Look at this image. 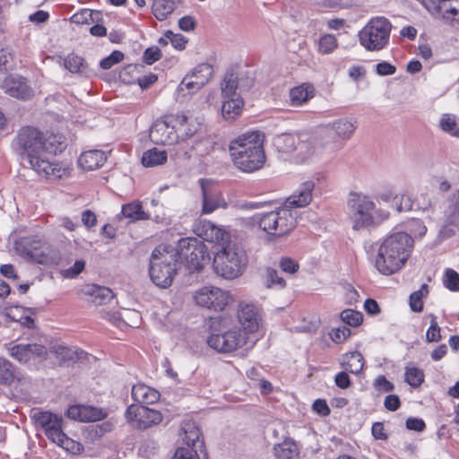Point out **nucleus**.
Here are the masks:
<instances>
[{
  "instance_id": "1",
  "label": "nucleus",
  "mask_w": 459,
  "mask_h": 459,
  "mask_svg": "<svg viewBox=\"0 0 459 459\" xmlns=\"http://www.w3.org/2000/svg\"><path fill=\"white\" fill-rule=\"evenodd\" d=\"M13 149L23 162L44 178H62L65 169L51 160V157L61 152L64 143L56 135L46 138L42 132L32 126L22 127L12 143Z\"/></svg>"
},
{
  "instance_id": "2",
  "label": "nucleus",
  "mask_w": 459,
  "mask_h": 459,
  "mask_svg": "<svg viewBox=\"0 0 459 459\" xmlns=\"http://www.w3.org/2000/svg\"><path fill=\"white\" fill-rule=\"evenodd\" d=\"M413 246V238L408 232L394 229L379 244L376 268L384 275L395 273L404 266Z\"/></svg>"
},
{
  "instance_id": "3",
  "label": "nucleus",
  "mask_w": 459,
  "mask_h": 459,
  "mask_svg": "<svg viewBox=\"0 0 459 459\" xmlns=\"http://www.w3.org/2000/svg\"><path fill=\"white\" fill-rule=\"evenodd\" d=\"M230 152L234 166L247 173L260 169L265 162L264 134L247 132L230 143Z\"/></svg>"
},
{
  "instance_id": "4",
  "label": "nucleus",
  "mask_w": 459,
  "mask_h": 459,
  "mask_svg": "<svg viewBox=\"0 0 459 459\" xmlns=\"http://www.w3.org/2000/svg\"><path fill=\"white\" fill-rule=\"evenodd\" d=\"M178 269V261L170 246H159L152 253L150 260V277L152 282L160 287L171 285Z\"/></svg>"
},
{
  "instance_id": "5",
  "label": "nucleus",
  "mask_w": 459,
  "mask_h": 459,
  "mask_svg": "<svg viewBox=\"0 0 459 459\" xmlns=\"http://www.w3.org/2000/svg\"><path fill=\"white\" fill-rule=\"evenodd\" d=\"M298 212L289 209L285 204L268 212H260L253 216V223L273 237L289 234L297 224Z\"/></svg>"
},
{
  "instance_id": "6",
  "label": "nucleus",
  "mask_w": 459,
  "mask_h": 459,
  "mask_svg": "<svg viewBox=\"0 0 459 459\" xmlns=\"http://www.w3.org/2000/svg\"><path fill=\"white\" fill-rule=\"evenodd\" d=\"M247 264V257L244 249L230 240L221 246L213 258L216 273L225 279H235L241 275Z\"/></svg>"
},
{
  "instance_id": "7",
  "label": "nucleus",
  "mask_w": 459,
  "mask_h": 459,
  "mask_svg": "<svg viewBox=\"0 0 459 459\" xmlns=\"http://www.w3.org/2000/svg\"><path fill=\"white\" fill-rule=\"evenodd\" d=\"M392 23L384 16L371 18L359 30V39L368 51H380L389 44Z\"/></svg>"
},
{
  "instance_id": "8",
  "label": "nucleus",
  "mask_w": 459,
  "mask_h": 459,
  "mask_svg": "<svg viewBox=\"0 0 459 459\" xmlns=\"http://www.w3.org/2000/svg\"><path fill=\"white\" fill-rule=\"evenodd\" d=\"M348 207L353 221V229L360 230L375 224V214H381V210H376L373 199L363 194L352 192L349 195Z\"/></svg>"
},
{
  "instance_id": "9",
  "label": "nucleus",
  "mask_w": 459,
  "mask_h": 459,
  "mask_svg": "<svg viewBox=\"0 0 459 459\" xmlns=\"http://www.w3.org/2000/svg\"><path fill=\"white\" fill-rule=\"evenodd\" d=\"M174 254L178 261V265L185 261L190 273L201 270L208 258L207 247L197 238H185L178 242Z\"/></svg>"
},
{
  "instance_id": "10",
  "label": "nucleus",
  "mask_w": 459,
  "mask_h": 459,
  "mask_svg": "<svg viewBox=\"0 0 459 459\" xmlns=\"http://www.w3.org/2000/svg\"><path fill=\"white\" fill-rule=\"evenodd\" d=\"M328 132L317 135L301 134L299 136L294 159L297 162H305L315 156H319L325 150L335 151L338 143L327 140Z\"/></svg>"
},
{
  "instance_id": "11",
  "label": "nucleus",
  "mask_w": 459,
  "mask_h": 459,
  "mask_svg": "<svg viewBox=\"0 0 459 459\" xmlns=\"http://www.w3.org/2000/svg\"><path fill=\"white\" fill-rule=\"evenodd\" d=\"M194 299L200 307L214 311H222L230 303V295L221 288L204 286L195 292Z\"/></svg>"
},
{
  "instance_id": "12",
  "label": "nucleus",
  "mask_w": 459,
  "mask_h": 459,
  "mask_svg": "<svg viewBox=\"0 0 459 459\" xmlns=\"http://www.w3.org/2000/svg\"><path fill=\"white\" fill-rule=\"evenodd\" d=\"M247 343V336L240 329L234 328L221 333H212L207 344L219 352H231Z\"/></svg>"
},
{
  "instance_id": "13",
  "label": "nucleus",
  "mask_w": 459,
  "mask_h": 459,
  "mask_svg": "<svg viewBox=\"0 0 459 459\" xmlns=\"http://www.w3.org/2000/svg\"><path fill=\"white\" fill-rule=\"evenodd\" d=\"M125 416L128 422H130L134 428L140 429H145L158 425L163 419L160 411L138 404H131L128 406Z\"/></svg>"
},
{
  "instance_id": "14",
  "label": "nucleus",
  "mask_w": 459,
  "mask_h": 459,
  "mask_svg": "<svg viewBox=\"0 0 459 459\" xmlns=\"http://www.w3.org/2000/svg\"><path fill=\"white\" fill-rule=\"evenodd\" d=\"M358 127V121L354 117H341L333 120L327 124L325 129L321 133L328 132L329 137L327 138L330 142H336L338 150L342 147L341 142H346L350 140L354 134Z\"/></svg>"
},
{
  "instance_id": "15",
  "label": "nucleus",
  "mask_w": 459,
  "mask_h": 459,
  "mask_svg": "<svg viewBox=\"0 0 459 459\" xmlns=\"http://www.w3.org/2000/svg\"><path fill=\"white\" fill-rule=\"evenodd\" d=\"M5 348L12 358L24 364L35 360H43L48 354L47 348L38 343H8Z\"/></svg>"
},
{
  "instance_id": "16",
  "label": "nucleus",
  "mask_w": 459,
  "mask_h": 459,
  "mask_svg": "<svg viewBox=\"0 0 459 459\" xmlns=\"http://www.w3.org/2000/svg\"><path fill=\"white\" fill-rule=\"evenodd\" d=\"M36 426L44 430L46 436L53 443L60 440L59 437L64 433L63 418L57 414L48 411L34 412L31 416Z\"/></svg>"
},
{
  "instance_id": "17",
  "label": "nucleus",
  "mask_w": 459,
  "mask_h": 459,
  "mask_svg": "<svg viewBox=\"0 0 459 459\" xmlns=\"http://www.w3.org/2000/svg\"><path fill=\"white\" fill-rule=\"evenodd\" d=\"M238 320L245 335L257 333L263 325L261 310L254 304L240 303L238 308Z\"/></svg>"
},
{
  "instance_id": "18",
  "label": "nucleus",
  "mask_w": 459,
  "mask_h": 459,
  "mask_svg": "<svg viewBox=\"0 0 459 459\" xmlns=\"http://www.w3.org/2000/svg\"><path fill=\"white\" fill-rule=\"evenodd\" d=\"M432 14L441 15L447 22L459 24V0H420Z\"/></svg>"
},
{
  "instance_id": "19",
  "label": "nucleus",
  "mask_w": 459,
  "mask_h": 459,
  "mask_svg": "<svg viewBox=\"0 0 459 459\" xmlns=\"http://www.w3.org/2000/svg\"><path fill=\"white\" fill-rule=\"evenodd\" d=\"M213 68L207 63L197 65L192 71L191 74H187L179 84L180 90L186 89L190 93L204 87L212 78Z\"/></svg>"
},
{
  "instance_id": "20",
  "label": "nucleus",
  "mask_w": 459,
  "mask_h": 459,
  "mask_svg": "<svg viewBox=\"0 0 459 459\" xmlns=\"http://www.w3.org/2000/svg\"><path fill=\"white\" fill-rule=\"evenodd\" d=\"M7 95L19 100H29L33 96V90L29 85L26 78L11 74L6 76L1 85Z\"/></svg>"
},
{
  "instance_id": "21",
  "label": "nucleus",
  "mask_w": 459,
  "mask_h": 459,
  "mask_svg": "<svg viewBox=\"0 0 459 459\" xmlns=\"http://www.w3.org/2000/svg\"><path fill=\"white\" fill-rule=\"evenodd\" d=\"M39 241L34 237H22L15 240L14 249L17 254L27 257L38 264H48V256L39 251Z\"/></svg>"
},
{
  "instance_id": "22",
  "label": "nucleus",
  "mask_w": 459,
  "mask_h": 459,
  "mask_svg": "<svg viewBox=\"0 0 459 459\" xmlns=\"http://www.w3.org/2000/svg\"><path fill=\"white\" fill-rule=\"evenodd\" d=\"M150 139L155 144L171 145L178 142L179 134L165 120H157L150 129Z\"/></svg>"
},
{
  "instance_id": "23",
  "label": "nucleus",
  "mask_w": 459,
  "mask_h": 459,
  "mask_svg": "<svg viewBox=\"0 0 459 459\" xmlns=\"http://www.w3.org/2000/svg\"><path fill=\"white\" fill-rule=\"evenodd\" d=\"M195 234L207 242H214L219 247L225 245L229 240V234L209 221H200L195 226Z\"/></svg>"
},
{
  "instance_id": "24",
  "label": "nucleus",
  "mask_w": 459,
  "mask_h": 459,
  "mask_svg": "<svg viewBox=\"0 0 459 459\" xmlns=\"http://www.w3.org/2000/svg\"><path fill=\"white\" fill-rule=\"evenodd\" d=\"M66 416L81 422L98 421L107 416L103 409L90 405L74 404L68 407Z\"/></svg>"
},
{
  "instance_id": "25",
  "label": "nucleus",
  "mask_w": 459,
  "mask_h": 459,
  "mask_svg": "<svg viewBox=\"0 0 459 459\" xmlns=\"http://www.w3.org/2000/svg\"><path fill=\"white\" fill-rule=\"evenodd\" d=\"M199 183L203 196L202 212L204 214L212 213L224 204V200L221 193L212 188L208 179L201 178Z\"/></svg>"
},
{
  "instance_id": "26",
  "label": "nucleus",
  "mask_w": 459,
  "mask_h": 459,
  "mask_svg": "<svg viewBox=\"0 0 459 459\" xmlns=\"http://www.w3.org/2000/svg\"><path fill=\"white\" fill-rule=\"evenodd\" d=\"M243 81L234 71H228L221 82L222 98H242L241 93L250 87V84H244Z\"/></svg>"
},
{
  "instance_id": "27",
  "label": "nucleus",
  "mask_w": 459,
  "mask_h": 459,
  "mask_svg": "<svg viewBox=\"0 0 459 459\" xmlns=\"http://www.w3.org/2000/svg\"><path fill=\"white\" fill-rule=\"evenodd\" d=\"M315 188L313 180H307L300 184L299 188L286 200L285 205L291 210L305 207L312 201V193Z\"/></svg>"
},
{
  "instance_id": "28",
  "label": "nucleus",
  "mask_w": 459,
  "mask_h": 459,
  "mask_svg": "<svg viewBox=\"0 0 459 459\" xmlns=\"http://www.w3.org/2000/svg\"><path fill=\"white\" fill-rule=\"evenodd\" d=\"M181 436L183 441L188 446L187 448L202 447L204 440L202 432L194 420H185L181 425Z\"/></svg>"
},
{
  "instance_id": "29",
  "label": "nucleus",
  "mask_w": 459,
  "mask_h": 459,
  "mask_svg": "<svg viewBox=\"0 0 459 459\" xmlns=\"http://www.w3.org/2000/svg\"><path fill=\"white\" fill-rule=\"evenodd\" d=\"M82 293L88 297L90 302L99 306L109 302L114 298L111 289L96 284L86 285L82 289Z\"/></svg>"
},
{
  "instance_id": "30",
  "label": "nucleus",
  "mask_w": 459,
  "mask_h": 459,
  "mask_svg": "<svg viewBox=\"0 0 459 459\" xmlns=\"http://www.w3.org/2000/svg\"><path fill=\"white\" fill-rule=\"evenodd\" d=\"M106 160L107 155L103 151L89 150L80 155L78 164L85 170H93L100 168Z\"/></svg>"
},
{
  "instance_id": "31",
  "label": "nucleus",
  "mask_w": 459,
  "mask_h": 459,
  "mask_svg": "<svg viewBox=\"0 0 459 459\" xmlns=\"http://www.w3.org/2000/svg\"><path fill=\"white\" fill-rule=\"evenodd\" d=\"M132 398L142 404H152L160 398V394L153 388L143 384H137L132 387Z\"/></svg>"
},
{
  "instance_id": "32",
  "label": "nucleus",
  "mask_w": 459,
  "mask_h": 459,
  "mask_svg": "<svg viewBox=\"0 0 459 459\" xmlns=\"http://www.w3.org/2000/svg\"><path fill=\"white\" fill-rule=\"evenodd\" d=\"M315 89L312 84L302 83L290 91V100L293 107H299L314 97Z\"/></svg>"
},
{
  "instance_id": "33",
  "label": "nucleus",
  "mask_w": 459,
  "mask_h": 459,
  "mask_svg": "<svg viewBox=\"0 0 459 459\" xmlns=\"http://www.w3.org/2000/svg\"><path fill=\"white\" fill-rule=\"evenodd\" d=\"M273 451L277 459H298L299 455V446L291 438H285L281 443L276 444Z\"/></svg>"
},
{
  "instance_id": "34",
  "label": "nucleus",
  "mask_w": 459,
  "mask_h": 459,
  "mask_svg": "<svg viewBox=\"0 0 459 459\" xmlns=\"http://www.w3.org/2000/svg\"><path fill=\"white\" fill-rule=\"evenodd\" d=\"M299 136L290 134H282L273 138V146L281 153L290 154L294 157Z\"/></svg>"
},
{
  "instance_id": "35",
  "label": "nucleus",
  "mask_w": 459,
  "mask_h": 459,
  "mask_svg": "<svg viewBox=\"0 0 459 459\" xmlns=\"http://www.w3.org/2000/svg\"><path fill=\"white\" fill-rule=\"evenodd\" d=\"M365 360L359 351L346 353L341 362V367L354 375H359L364 368Z\"/></svg>"
},
{
  "instance_id": "36",
  "label": "nucleus",
  "mask_w": 459,
  "mask_h": 459,
  "mask_svg": "<svg viewBox=\"0 0 459 459\" xmlns=\"http://www.w3.org/2000/svg\"><path fill=\"white\" fill-rule=\"evenodd\" d=\"M221 113L226 120H235L242 112L244 100L242 98H222Z\"/></svg>"
},
{
  "instance_id": "37",
  "label": "nucleus",
  "mask_w": 459,
  "mask_h": 459,
  "mask_svg": "<svg viewBox=\"0 0 459 459\" xmlns=\"http://www.w3.org/2000/svg\"><path fill=\"white\" fill-rule=\"evenodd\" d=\"M121 216L129 219L131 221L149 219V214L143 211L142 203L139 201H134L122 205Z\"/></svg>"
},
{
  "instance_id": "38",
  "label": "nucleus",
  "mask_w": 459,
  "mask_h": 459,
  "mask_svg": "<svg viewBox=\"0 0 459 459\" xmlns=\"http://www.w3.org/2000/svg\"><path fill=\"white\" fill-rule=\"evenodd\" d=\"M176 8V0H153L152 12L157 20L164 21Z\"/></svg>"
},
{
  "instance_id": "39",
  "label": "nucleus",
  "mask_w": 459,
  "mask_h": 459,
  "mask_svg": "<svg viewBox=\"0 0 459 459\" xmlns=\"http://www.w3.org/2000/svg\"><path fill=\"white\" fill-rule=\"evenodd\" d=\"M167 159L168 154L166 151L152 148L143 152L142 164L144 167L159 166L165 163Z\"/></svg>"
},
{
  "instance_id": "40",
  "label": "nucleus",
  "mask_w": 459,
  "mask_h": 459,
  "mask_svg": "<svg viewBox=\"0 0 459 459\" xmlns=\"http://www.w3.org/2000/svg\"><path fill=\"white\" fill-rule=\"evenodd\" d=\"M176 121L178 126V130L180 132L183 139L193 136L198 130L199 126L193 124L190 118L185 114L178 115Z\"/></svg>"
},
{
  "instance_id": "41",
  "label": "nucleus",
  "mask_w": 459,
  "mask_h": 459,
  "mask_svg": "<svg viewBox=\"0 0 459 459\" xmlns=\"http://www.w3.org/2000/svg\"><path fill=\"white\" fill-rule=\"evenodd\" d=\"M65 68L73 74H82L86 70V64L82 57L69 54L64 60Z\"/></svg>"
},
{
  "instance_id": "42",
  "label": "nucleus",
  "mask_w": 459,
  "mask_h": 459,
  "mask_svg": "<svg viewBox=\"0 0 459 459\" xmlns=\"http://www.w3.org/2000/svg\"><path fill=\"white\" fill-rule=\"evenodd\" d=\"M425 375L422 369L416 367H406L404 380L413 388L420 386L424 382Z\"/></svg>"
},
{
  "instance_id": "43",
  "label": "nucleus",
  "mask_w": 459,
  "mask_h": 459,
  "mask_svg": "<svg viewBox=\"0 0 459 459\" xmlns=\"http://www.w3.org/2000/svg\"><path fill=\"white\" fill-rule=\"evenodd\" d=\"M429 293V287L427 284H422L420 288L412 292L409 298L410 307L413 312H421L423 309L422 299Z\"/></svg>"
},
{
  "instance_id": "44",
  "label": "nucleus",
  "mask_w": 459,
  "mask_h": 459,
  "mask_svg": "<svg viewBox=\"0 0 459 459\" xmlns=\"http://www.w3.org/2000/svg\"><path fill=\"white\" fill-rule=\"evenodd\" d=\"M100 13L90 9H82L73 14L70 18L71 22L77 25L90 24L95 22V17H99Z\"/></svg>"
},
{
  "instance_id": "45",
  "label": "nucleus",
  "mask_w": 459,
  "mask_h": 459,
  "mask_svg": "<svg viewBox=\"0 0 459 459\" xmlns=\"http://www.w3.org/2000/svg\"><path fill=\"white\" fill-rule=\"evenodd\" d=\"M14 377L13 365L8 359L0 357V384L11 385Z\"/></svg>"
},
{
  "instance_id": "46",
  "label": "nucleus",
  "mask_w": 459,
  "mask_h": 459,
  "mask_svg": "<svg viewBox=\"0 0 459 459\" xmlns=\"http://www.w3.org/2000/svg\"><path fill=\"white\" fill-rule=\"evenodd\" d=\"M59 439L60 440H56L55 444L65 449L66 451L74 455H80L83 452L82 445L68 437L65 432L61 435Z\"/></svg>"
},
{
  "instance_id": "47",
  "label": "nucleus",
  "mask_w": 459,
  "mask_h": 459,
  "mask_svg": "<svg viewBox=\"0 0 459 459\" xmlns=\"http://www.w3.org/2000/svg\"><path fill=\"white\" fill-rule=\"evenodd\" d=\"M338 46L337 39L332 34L323 35L318 41V52L323 55L332 53Z\"/></svg>"
},
{
  "instance_id": "48",
  "label": "nucleus",
  "mask_w": 459,
  "mask_h": 459,
  "mask_svg": "<svg viewBox=\"0 0 459 459\" xmlns=\"http://www.w3.org/2000/svg\"><path fill=\"white\" fill-rule=\"evenodd\" d=\"M440 128L451 135L459 137V127L455 117L450 114H444L439 122Z\"/></svg>"
},
{
  "instance_id": "49",
  "label": "nucleus",
  "mask_w": 459,
  "mask_h": 459,
  "mask_svg": "<svg viewBox=\"0 0 459 459\" xmlns=\"http://www.w3.org/2000/svg\"><path fill=\"white\" fill-rule=\"evenodd\" d=\"M159 444L152 438L143 439L139 446L138 454L145 458L155 455L159 450Z\"/></svg>"
},
{
  "instance_id": "50",
  "label": "nucleus",
  "mask_w": 459,
  "mask_h": 459,
  "mask_svg": "<svg viewBox=\"0 0 459 459\" xmlns=\"http://www.w3.org/2000/svg\"><path fill=\"white\" fill-rule=\"evenodd\" d=\"M342 322L350 326H359L363 321L362 313L353 309H344L340 314Z\"/></svg>"
},
{
  "instance_id": "51",
  "label": "nucleus",
  "mask_w": 459,
  "mask_h": 459,
  "mask_svg": "<svg viewBox=\"0 0 459 459\" xmlns=\"http://www.w3.org/2000/svg\"><path fill=\"white\" fill-rule=\"evenodd\" d=\"M265 284L267 288L283 289L286 286V281L279 275V273L273 268L266 270Z\"/></svg>"
},
{
  "instance_id": "52",
  "label": "nucleus",
  "mask_w": 459,
  "mask_h": 459,
  "mask_svg": "<svg viewBox=\"0 0 459 459\" xmlns=\"http://www.w3.org/2000/svg\"><path fill=\"white\" fill-rule=\"evenodd\" d=\"M13 54L9 47L0 45V73L13 67Z\"/></svg>"
},
{
  "instance_id": "53",
  "label": "nucleus",
  "mask_w": 459,
  "mask_h": 459,
  "mask_svg": "<svg viewBox=\"0 0 459 459\" xmlns=\"http://www.w3.org/2000/svg\"><path fill=\"white\" fill-rule=\"evenodd\" d=\"M444 286L451 291L459 290V274L453 269L446 271L445 278L443 281Z\"/></svg>"
},
{
  "instance_id": "54",
  "label": "nucleus",
  "mask_w": 459,
  "mask_h": 459,
  "mask_svg": "<svg viewBox=\"0 0 459 459\" xmlns=\"http://www.w3.org/2000/svg\"><path fill=\"white\" fill-rule=\"evenodd\" d=\"M84 267L85 261L79 259L74 262L73 266L62 270L60 273L65 279H74L83 271Z\"/></svg>"
},
{
  "instance_id": "55",
  "label": "nucleus",
  "mask_w": 459,
  "mask_h": 459,
  "mask_svg": "<svg viewBox=\"0 0 459 459\" xmlns=\"http://www.w3.org/2000/svg\"><path fill=\"white\" fill-rule=\"evenodd\" d=\"M124 59V54L121 51L114 50L109 56L104 57L100 62V66L108 70L110 69L113 65L120 63Z\"/></svg>"
},
{
  "instance_id": "56",
  "label": "nucleus",
  "mask_w": 459,
  "mask_h": 459,
  "mask_svg": "<svg viewBox=\"0 0 459 459\" xmlns=\"http://www.w3.org/2000/svg\"><path fill=\"white\" fill-rule=\"evenodd\" d=\"M407 230L410 231L408 233L411 237L413 235L414 237H423L427 232V227L424 225L423 221L420 219H412L407 224Z\"/></svg>"
},
{
  "instance_id": "57",
  "label": "nucleus",
  "mask_w": 459,
  "mask_h": 459,
  "mask_svg": "<svg viewBox=\"0 0 459 459\" xmlns=\"http://www.w3.org/2000/svg\"><path fill=\"white\" fill-rule=\"evenodd\" d=\"M430 326L426 333V340L429 342H438L441 339L440 327L437 325V317L431 315Z\"/></svg>"
},
{
  "instance_id": "58",
  "label": "nucleus",
  "mask_w": 459,
  "mask_h": 459,
  "mask_svg": "<svg viewBox=\"0 0 459 459\" xmlns=\"http://www.w3.org/2000/svg\"><path fill=\"white\" fill-rule=\"evenodd\" d=\"M114 428H115V424L113 421L105 420V421H102L101 423L91 426L90 431H91V433H92V435L94 437H100L104 436L106 433L112 431L114 429Z\"/></svg>"
},
{
  "instance_id": "59",
  "label": "nucleus",
  "mask_w": 459,
  "mask_h": 459,
  "mask_svg": "<svg viewBox=\"0 0 459 459\" xmlns=\"http://www.w3.org/2000/svg\"><path fill=\"white\" fill-rule=\"evenodd\" d=\"M167 39H169L172 44V46L178 50H183L186 48V44L187 39L182 34L173 33L170 30H168L165 33Z\"/></svg>"
},
{
  "instance_id": "60",
  "label": "nucleus",
  "mask_w": 459,
  "mask_h": 459,
  "mask_svg": "<svg viewBox=\"0 0 459 459\" xmlns=\"http://www.w3.org/2000/svg\"><path fill=\"white\" fill-rule=\"evenodd\" d=\"M161 57L160 49L156 47L148 48L143 56V62L147 65H152Z\"/></svg>"
},
{
  "instance_id": "61",
  "label": "nucleus",
  "mask_w": 459,
  "mask_h": 459,
  "mask_svg": "<svg viewBox=\"0 0 459 459\" xmlns=\"http://www.w3.org/2000/svg\"><path fill=\"white\" fill-rule=\"evenodd\" d=\"M351 334V331L346 327H339L333 329L330 333L331 339L336 343H341Z\"/></svg>"
},
{
  "instance_id": "62",
  "label": "nucleus",
  "mask_w": 459,
  "mask_h": 459,
  "mask_svg": "<svg viewBox=\"0 0 459 459\" xmlns=\"http://www.w3.org/2000/svg\"><path fill=\"white\" fill-rule=\"evenodd\" d=\"M172 459H199L197 450L193 448H178Z\"/></svg>"
},
{
  "instance_id": "63",
  "label": "nucleus",
  "mask_w": 459,
  "mask_h": 459,
  "mask_svg": "<svg viewBox=\"0 0 459 459\" xmlns=\"http://www.w3.org/2000/svg\"><path fill=\"white\" fill-rule=\"evenodd\" d=\"M280 267L285 273H294L299 270V265L294 259L290 257H283L280 261Z\"/></svg>"
},
{
  "instance_id": "64",
  "label": "nucleus",
  "mask_w": 459,
  "mask_h": 459,
  "mask_svg": "<svg viewBox=\"0 0 459 459\" xmlns=\"http://www.w3.org/2000/svg\"><path fill=\"white\" fill-rule=\"evenodd\" d=\"M347 372L348 371L343 369V371H341L335 375L334 384L337 387L341 389H347L351 385V381Z\"/></svg>"
}]
</instances>
